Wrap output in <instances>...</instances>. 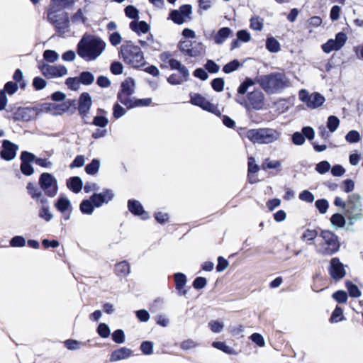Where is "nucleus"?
<instances>
[{
    "label": "nucleus",
    "instance_id": "obj_49",
    "mask_svg": "<svg viewBox=\"0 0 363 363\" xmlns=\"http://www.w3.org/2000/svg\"><path fill=\"white\" fill-rule=\"evenodd\" d=\"M345 140L350 143H356L361 140V136L358 131L350 130L346 135Z\"/></svg>",
    "mask_w": 363,
    "mask_h": 363
},
{
    "label": "nucleus",
    "instance_id": "obj_19",
    "mask_svg": "<svg viewBox=\"0 0 363 363\" xmlns=\"http://www.w3.org/2000/svg\"><path fill=\"white\" fill-rule=\"evenodd\" d=\"M114 198V194L111 189H105L99 194H94L91 200L95 207H101L103 204L108 203Z\"/></svg>",
    "mask_w": 363,
    "mask_h": 363
},
{
    "label": "nucleus",
    "instance_id": "obj_10",
    "mask_svg": "<svg viewBox=\"0 0 363 363\" xmlns=\"http://www.w3.org/2000/svg\"><path fill=\"white\" fill-rule=\"evenodd\" d=\"M42 74L48 79L62 77L67 74V69L65 65H50L43 63L39 66Z\"/></svg>",
    "mask_w": 363,
    "mask_h": 363
},
{
    "label": "nucleus",
    "instance_id": "obj_42",
    "mask_svg": "<svg viewBox=\"0 0 363 363\" xmlns=\"http://www.w3.org/2000/svg\"><path fill=\"white\" fill-rule=\"evenodd\" d=\"M340 125V120L335 116H330L328 118L327 127L330 133L335 132Z\"/></svg>",
    "mask_w": 363,
    "mask_h": 363
},
{
    "label": "nucleus",
    "instance_id": "obj_21",
    "mask_svg": "<svg viewBox=\"0 0 363 363\" xmlns=\"http://www.w3.org/2000/svg\"><path fill=\"white\" fill-rule=\"evenodd\" d=\"M55 208L63 215L65 220H69L71 217L72 205L69 199L62 195L57 200L55 203Z\"/></svg>",
    "mask_w": 363,
    "mask_h": 363
},
{
    "label": "nucleus",
    "instance_id": "obj_38",
    "mask_svg": "<svg viewBox=\"0 0 363 363\" xmlns=\"http://www.w3.org/2000/svg\"><path fill=\"white\" fill-rule=\"evenodd\" d=\"M212 345L213 347H215L219 350H221L226 354H235L234 349H233L230 346L227 345L223 342L215 341L212 343Z\"/></svg>",
    "mask_w": 363,
    "mask_h": 363
},
{
    "label": "nucleus",
    "instance_id": "obj_37",
    "mask_svg": "<svg viewBox=\"0 0 363 363\" xmlns=\"http://www.w3.org/2000/svg\"><path fill=\"white\" fill-rule=\"evenodd\" d=\"M318 235V232L314 229H306L302 233L301 239L304 242L313 241Z\"/></svg>",
    "mask_w": 363,
    "mask_h": 363
},
{
    "label": "nucleus",
    "instance_id": "obj_33",
    "mask_svg": "<svg viewBox=\"0 0 363 363\" xmlns=\"http://www.w3.org/2000/svg\"><path fill=\"white\" fill-rule=\"evenodd\" d=\"M70 104L67 102L62 104H52L49 105V110L52 113L53 115H62L69 108Z\"/></svg>",
    "mask_w": 363,
    "mask_h": 363
},
{
    "label": "nucleus",
    "instance_id": "obj_15",
    "mask_svg": "<svg viewBox=\"0 0 363 363\" xmlns=\"http://www.w3.org/2000/svg\"><path fill=\"white\" fill-rule=\"evenodd\" d=\"M347 266L344 265L338 257H333L330 259L328 267L329 274L335 281L342 279L347 274Z\"/></svg>",
    "mask_w": 363,
    "mask_h": 363
},
{
    "label": "nucleus",
    "instance_id": "obj_51",
    "mask_svg": "<svg viewBox=\"0 0 363 363\" xmlns=\"http://www.w3.org/2000/svg\"><path fill=\"white\" fill-rule=\"evenodd\" d=\"M211 330L214 333H220L224 328V324L218 320H211L208 323Z\"/></svg>",
    "mask_w": 363,
    "mask_h": 363
},
{
    "label": "nucleus",
    "instance_id": "obj_16",
    "mask_svg": "<svg viewBox=\"0 0 363 363\" xmlns=\"http://www.w3.org/2000/svg\"><path fill=\"white\" fill-rule=\"evenodd\" d=\"M264 104V95L259 89L250 92L247 94V101L245 103L246 107L255 110L263 109Z\"/></svg>",
    "mask_w": 363,
    "mask_h": 363
},
{
    "label": "nucleus",
    "instance_id": "obj_44",
    "mask_svg": "<svg viewBox=\"0 0 363 363\" xmlns=\"http://www.w3.org/2000/svg\"><path fill=\"white\" fill-rule=\"evenodd\" d=\"M174 280L177 289L181 291L186 283V276L182 273H177L174 274Z\"/></svg>",
    "mask_w": 363,
    "mask_h": 363
},
{
    "label": "nucleus",
    "instance_id": "obj_48",
    "mask_svg": "<svg viewBox=\"0 0 363 363\" xmlns=\"http://www.w3.org/2000/svg\"><path fill=\"white\" fill-rule=\"evenodd\" d=\"M263 19L259 16H254L250 19V28L255 30H261L263 28Z\"/></svg>",
    "mask_w": 363,
    "mask_h": 363
},
{
    "label": "nucleus",
    "instance_id": "obj_6",
    "mask_svg": "<svg viewBox=\"0 0 363 363\" xmlns=\"http://www.w3.org/2000/svg\"><path fill=\"white\" fill-rule=\"evenodd\" d=\"M298 98L308 108L315 109L321 106L325 101V98L318 92L310 94L306 89L298 92Z\"/></svg>",
    "mask_w": 363,
    "mask_h": 363
},
{
    "label": "nucleus",
    "instance_id": "obj_25",
    "mask_svg": "<svg viewBox=\"0 0 363 363\" xmlns=\"http://www.w3.org/2000/svg\"><path fill=\"white\" fill-rule=\"evenodd\" d=\"M91 98L87 93H83L79 98V112L81 114H86L91 106Z\"/></svg>",
    "mask_w": 363,
    "mask_h": 363
},
{
    "label": "nucleus",
    "instance_id": "obj_29",
    "mask_svg": "<svg viewBox=\"0 0 363 363\" xmlns=\"http://www.w3.org/2000/svg\"><path fill=\"white\" fill-rule=\"evenodd\" d=\"M115 272L117 276L125 277L130 272V266L126 261L121 262L116 264Z\"/></svg>",
    "mask_w": 363,
    "mask_h": 363
},
{
    "label": "nucleus",
    "instance_id": "obj_22",
    "mask_svg": "<svg viewBox=\"0 0 363 363\" xmlns=\"http://www.w3.org/2000/svg\"><path fill=\"white\" fill-rule=\"evenodd\" d=\"M35 111L30 108H18L13 113L14 120L30 121L35 116Z\"/></svg>",
    "mask_w": 363,
    "mask_h": 363
},
{
    "label": "nucleus",
    "instance_id": "obj_18",
    "mask_svg": "<svg viewBox=\"0 0 363 363\" xmlns=\"http://www.w3.org/2000/svg\"><path fill=\"white\" fill-rule=\"evenodd\" d=\"M350 208L357 210V214L352 219H363V208L362 203V196L359 194L354 193L349 196L347 200Z\"/></svg>",
    "mask_w": 363,
    "mask_h": 363
},
{
    "label": "nucleus",
    "instance_id": "obj_14",
    "mask_svg": "<svg viewBox=\"0 0 363 363\" xmlns=\"http://www.w3.org/2000/svg\"><path fill=\"white\" fill-rule=\"evenodd\" d=\"M192 6L190 4H184L179 10H173L169 13V18L178 25L183 24L191 18Z\"/></svg>",
    "mask_w": 363,
    "mask_h": 363
},
{
    "label": "nucleus",
    "instance_id": "obj_36",
    "mask_svg": "<svg viewBox=\"0 0 363 363\" xmlns=\"http://www.w3.org/2000/svg\"><path fill=\"white\" fill-rule=\"evenodd\" d=\"M100 165V161L97 159H94L91 163L85 167V171L88 174L94 175L98 172Z\"/></svg>",
    "mask_w": 363,
    "mask_h": 363
},
{
    "label": "nucleus",
    "instance_id": "obj_3",
    "mask_svg": "<svg viewBox=\"0 0 363 363\" xmlns=\"http://www.w3.org/2000/svg\"><path fill=\"white\" fill-rule=\"evenodd\" d=\"M321 242L314 243L315 251L323 256H330L339 252L340 243L337 235L329 230H322L320 233Z\"/></svg>",
    "mask_w": 363,
    "mask_h": 363
},
{
    "label": "nucleus",
    "instance_id": "obj_46",
    "mask_svg": "<svg viewBox=\"0 0 363 363\" xmlns=\"http://www.w3.org/2000/svg\"><path fill=\"white\" fill-rule=\"evenodd\" d=\"M79 79L80 83L85 85H89L93 83L94 80V77L89 72H83L82 73H81Z\"/></svg>",
    "mask_w": 363,
    "mask_h": 363
},
{
    "label": "nucleus",
    "instance_id": "obj_13",
    "mask_svg": "<svg viewBox=\"0 0 363 363\" xmlns=\"http://www.w3.org/2000/svg\"><path fill=\"white\" fill-rule=\"evenodd\" d=\"M135 81L132 78H128L122 82L121 90L118 94V99L121 104H130L131 96L135 92Z\"/></svg>",
    "mask_w": 363,
    "mask_h": 363
},
{
    "label": "nucleus",
    "instance_id": "obj_30",
    "mask_svg": "<svg viewBox=\"0 0 363 363\" xmlns=\"http://www.w3.org/2000/svg\"><path fill=\"white\" fill-rule=\"evenodd\" d=\"M139 43L143 48H150L151 50H158L160 47V43L155 40L153 36L151 34H149L146 40H139Z\"/></svg>",
    "mask_w": 363,
    "mask_h": 363
},
{
    "label": "nucleus",
    "instance_id": "obj_23",
    "mask_svg": "<svg viewBox=\"0 0 363 363\" xmlns=\"http://www.w3.org/2000/svg\"><path fill=\"white\" fill-rule=\"evenodd\" d=\"M129 211L135 216H141L143 219L149 218L148 213L144 211L142 204L137 200H129L128 202Z\"/></svg>",
    "mask_w": 363,
    "mask_h": 363
},
{
    "label": "nucleus",
    "instance_id": "obj_63",
    "mask_svg": "<svg viewBox=\"0 0 363 363\" xmlns=\"http://www.w3.org/2000/svg\"><path fill=\"white\" fill-rule=\"evenodd\" d=\"M330 168V164L328 161H323L319 162L316 167L315 170L320 174H325Z\"/></svg>",
    "mask_w": 363,
    "mask_h": 363
},
{
    "label": "nucleus",
    "instance_id": "obj_17",
    "mask_svg": "<svg viewBox=\"0 0 363 363\" xmlns=\"http://www.w3.org/2000/svg\"><path fill=\"white\" fill-rule=\"evenodd\" d=\"M76 0H51L48 9V13H56L64 9H72Z\"/></svg>",
    "mask_w": 363,
    "mask_h": 363
},
{
    "label": "nucleus",
    "instance_id": "obj_45",
    "mask_svg": "<svg viewBox=\"0 0 363 363\" xmlns=\"http://www.w3.org/2000/svg\"><path fill=\"white\" fill-rule=\"evenodd\" d=\"M255 83H257V80L254 81L250 78H247L238 87V94H245L247 92L248 88L253 86Z\"/></svg>",
    "mask_w": 363,
    "mask_h": 363
},
{
    "label": "nucleus",
    "instance_id": "obj_43",
    "mask_svg": "<svg viewBox=\"0 0 363 363\" xmlns=\"http://www.w3.org/2000/svg\"><path fill=\"white\" fill-rule=\"evenodd\" d=\"M43 58L48 62L53 63L58 60L59 55L57 52L52 50H46L43 52Z\"/></svg>",
    "mask_w": 363,
    "mask_h": 363
},
{
    "label": "nucleus",
    "instance_id": "obj_57",
    "mask_svg": "<svg viewBox=\"0 0 363 363\" xmlns=\"http://www.w3.org/2000/svg\"><path fill=\"white\" fill-rule=\"evenodd\" d=\"M333 298L338 303H345L347 301V293L344 291L339 290L333 294Z\"/></svg>",
    "mask_w": 363,
    "mask_h": 363
},
{
    "label": "nucleus",
    "instance_id": "obj_4",
    "mask_svg": "<svg viewBox=\"0 0 363 363\" xmlns=\"http://www.w3.org/2000/svg\"><path fill=\"white\" fill-rule=\"evenodd\" d=\"M119 55L124 62L133 67H140L145 65V57L140 48L132 41H125L121 46Z\"/></svg>",
    "mask_w": 363,
    "mask_h": 363
},
{
    "label": "nucleus",
    "instance_id": "obj_58",
    "mask_svg": "<svg viewBox=\"0 0 363 363\" xmlns=\"http://www.w3.org/2000/svg\"><path fill=\"white\" fill-rule=\"evenodd\" d=\"M97 332L101 337L106 338L110 335L111 330L108 325L100 323L98 326Z\"/></svg>",
    "mask_w": 363,
    "mask_h": 363
},
{
    "label": "nucleus",
    "instance_id": "obj_35",
    "mask_svg": "<svg viewBox=\"0 0 363 363\" xmlns=\"http://www.w3.org/2000/svg\"><path fill=\"white\" fill-rule=\"evenodd\" d=\"M152 99L150 98L143 99H131L130 100V104H125L128 108H132L138 106H147L150 104Z\"/></svg>",
    "mask_w": 363,
    "mask_h": 363
},
{
    "label": "nucleus",
    "instance_id": "obj_32",
    "mask_svg": "<svg viewBox=\"0 0 363 363\" xmlns=\"http://www.w3.org/2000/svg\"><path fill=\"white\" fill-rule=\"evenodd\" d=\"M67 187L74 193H79L82 188V181L79 177L70 178L67 183Z\"/></svg>",
    "mask_w": 363,
    "mask_h": 363
},
{
    "label": "nucleus",
    "instance_id": "obj_52",
    "mask_svg": "<svg viewBox=\"0 0 363 363\" xmlns=\"http://www.w3.org/2000/svg\"><path fill=\"white\" fill-rule=\"evenodd\" d=\"M39 216L47 222L50 221L53 218V215L50 211L49 206H41V208L39 211Z\"/></svg>",
    "mask_w": 363,
    "mask_h": 363
},
{
    "label": "nucleus",
    "instance_id": "obj_28",
    "mask_svg": "<svg viewBox=\"0 0 363 363\" xmlns=\"http://www.w3.org/2000/svg\"><path fill=\"white\" fill-rule=\"evenodd\" d=\"M132 352L130 349L126 347H121L113 351L111 355V362H116L124 359L130 356Z\"/></svg>",
    "mask_w": 363,
    "mask_h": 363
},
{
    "label": "nucleus",
    "instance_id": "obj_2",
    "mask_svg": "<svg viewBox=\"0 0 363 363\" xmlns=\"http://www.w3.org/2000/svg\"><path fill=\"white\" fill-rule=\"evenodd\" d=\"M257 83L268 94H276L290 86V81L281 72H273L257 77Z\"/></svg>",
    "mask_w": 363,
    "mask_h": 363
},
{
    "label": "nucleus",
    "instance_id": "obj_54",
    "mask_svg": "<svg viewBox=\"0 0 363 363\" xmlns=\"http://www.w3.org/2000/svg\"><path fill=\"white\" fill-rule=\"evenodd\" d=\"M315 206L320 213L325 214L328 211L329 203L326 199H318L315 201Z\"/></svg>",
    "mask_w": 363,
    "mask_h": 363
},
{
    "label": "nucleus",
    "instance_id": "obj_53",
    "mask_svg": "<svg viewBox=\"0 0 363 363\" xmlns=\"http://www.w3.org/2000/svg\"><path fill=\"white\" fill-rule=\"evenodd\" d=\"M281 166V162L279 160H270L269 158L265 159L262 164L263 169H277Z\"/></svg>",
    "mask_w": 363,
    "mask_h": 363
},
{
    "label": "nucleus",
    "instance_id": "obj_7",
    "mask_svg": "<svg viewBox=\"0 0 363 363\" xmlns=\"http://www.w3.org/2000/svg\"><path fill=\"white\" fill-rule=\"evenodd\" d=\"M39 184L47 196L54 197L57 195L58 191L57 181L51 174L43 173L39 179Z\"/></svg>",
    "mask_w": 363,
    "mask_h": 363
},
{
    "label": "nucleus",
    "instance_id": "obj_11",
    "mask_svg": "<svg viewBox=\"0 0 363 363\" xmlns=\"http://www.w3.org/2000/svg\"><path fill=\"white\" fill-rule=\"evenodd\" d=\"M190 102L195 106L201 107L203 110L212 113L216 116H220L221 111L216 105L211 104L205 97L199 94H191Z\"/></svg>",
    "mask_w": 363,
    "mask_h": 363
},
{
    "label": "nucleus",
    "instance_id": "obj_59",
    "mask_svg": "<svg viewBox=\"0 0 363 363\" xmlns=\"http://www.w3.org/2000/svg\"><path fill=\"white\" fill-rule=\"evenodd\" d=\"M108 123V120L104 116H96L93 120V124L101 128H105Z\"/></svg>",
    "mask_w": 363,
    "mask_h": 363
},
{
    "label": "nucleus",
    "instance_id": "obj_1",
    "mask_svg": "<svg viewBox=\"0 0 363 363\" xmlns=\"http://www.w3.org/2000/svg\"><path fill=\"white\" fill-rule=\"evenodd\" d=\"M106 43L100 38L84 35L77 45V54L86 61L97 59L104 51Z\"/></svg>",
    "mask_w": 363,
    "mask_h": 363
},
{
    "label": "nucleus",
    "instance_id": "obj_34",
    "mask_svg": "<svg viewBox=\"0 0 363 363\" xmlns=\"http://www.w3.org/2000/svg\"><path fill=\"white\" fill-rule=\"evenodd\" d=\"M266 48L270 52H277L281 50V45L274 37H269L266 40Z\"/></svg>",
    "mask_w": 363,
    "mask_h": 363
},
{
    "label": "nucleus",
    "instance_id": "obj_39",
    "mask_svg": "<svg viewBox=\"0 0 363 363\" xmlns=\"http://www.w3.org/2000/svg\"><path fill=\"white\" fill-rule=\"evenodd\" d=\"M346 287L351 297L358 298L361 296L362 293L358 286L351 281L346 282Z\"/></svg>",
    "mask_w": 363,
    "mask_h": 363
},
{
    "label": "nucleus",
    "instance_id": "obj_31",
    "mask_svg": "<svg viewBox=\"0 0 363 363\" xmlns=\"http://www.w3.org/2000/svg\"><path fill=\"white\" fill-rule=\"evenodd\" d=\"M330 225L335 229L343 228L346 223L345 216L340 213L333 214L330 219Z\"/></svg>",
    "mask_w": 363,
    "mask_h": 363
},
{
    "label": "nucleus",
    "instance_id": "obj_41",
    "mask_svg": "<svg viewBox=\"0 0 363 363\" xmlns=\"http://www.w3.org/2000/svg\"><path fill=\"white\" fill-rule=\"evenodd\" d=\"M241 63L237 60H234L228 63H227L223 68V71L226 73L229 74L231 73L237 69L241 66Z\"/></svg>",
    "mask_w": 363,
    "mask_h": 363
},
{
    "label": "nucleus",
    "instance_id": "obj_27",
    "mask_svg": "<svg viewBox=\"0 0 363 363\" xmlns=\"http://www.w3.org/2000/svg\"><path fill=\"white\" fill-rule=\"evenodd\" d=\"M86 13V7L79 9L69 18L70 23L74 25L85 24L87 21Z\"/></svg>",
    "mask_w": 363,
    "mask_h": 363
},
{
    "label": "nucleus",
    "instance_id": "obj_47",
    "mask_svg": "<svg viewBox=\"0 0 363 363\" xmlns=\"http://www.w3.org/2000/svg\"><path fill=\"white\" fill-rule=\"evenodd\" d=\"M343 319V310L340 307L337 306L331 315L330 321L332 323H338Z\"/></svg>",
    "mask_w": 363,
    "mask_h": 363
},
{
    "label": "nucleus",
    "instance_id": "obj_40",
    "mask_svg": "<svg viewBox=\"0 0 363 363\" xmlns=\"http://www.w3.org/2000/svg\"><path fill=\"white\" fill-rule=\"evenodd\" d=\"M94 204L91 200H84L80 204V210L84 214H91L94 211Z\"/></svg>",
    "mask_w": 363,
    "mask_h": 363
},
{
    "label": "nucleus",
    "instance_id": "obj_64",
    "mask_svg": "<svg viewBox=\"0 0 363 363\" xmlns=\"http://www.w3.org/2000/svg\"><path fill=\"white\" fill-rule=\"evenodd\" d=\"M46 81L39 77H35L33 81V86L36 90H41L46 86Z\"/></svg>",
    "mask_w": 363,
    "mask_h": 363
},
{
    "label": "nucleus",
    "instance_id": "obj_26",
    "mask_svg": "<svg viewBox=\"0 0 363 363\" xmlns=\"http://www.w3.org/2000/svg\"><path fill=\"white\" fill-rule=\"evenodd\" d=\"M130 28L137 35H140L149 32L150 26L144 21H133L130 23Z\"/></svg>",
    "mask_w": 363,
    "mask_h": 363
},
{
    "label": "nucleus",
    "instance_id": "obj_20",
    "mask_svg": "<svg viewBox=\"0 0 363 363\" xmlns=\"http://www.w3.org/2000/svg\"><path fill=\"white\" fill-rule=\"evenodd\" d=\"M18 149V147L16 144L7 140H4L2 143V149L0 152L1 158L6 161L13 160L16 156Z\"/></svg>",
    "mask_w": 363,
    "mask_h": 363
},
{
    "label": "nucleus",
    "instance_id": "obj_60",
    "mask_svg": "<svg viewBox=\"0 0 363 363\" xmlns=\"http://www.w3.org/2000/svg\"><path fill=\"white\" fill-rule=\"evenodd\" d=\"M26 245V240L22 236H15L10 240V245L13 247H23Z\"/></svg>",
    "mask_w": 363,
    "mask_h": 363
},
{
    "label": "nucleus",
    "instance_id": "obj_50",
    "mask_svg": "<svg viewBox=\"0 0 363 363\" xmlns=\"http://www.w3.org/2000/svg\"><path fill=\"white\" fill-rule=\"evenodd\" d=\"M26 189L28 190V194L33 199H37L38 197L41 196L43 194L40 190L37 189L35 185L32 183H28L27 184Z\"/></svg>",
    "mask_w": 363,
    "mask_h": 363
},
{
    "label": "nucleus",
    "instance_id": "obj_5",
    "mask_svg": "<svg viewBox=\"0 0 363 363\" xmlns=\"http://www.w3.org/2000/svg\"><path fill=\"white\" fill-rule=\"evenodd\" d=\"M245 136L254 144L269 145L279 140L281 132L271 128H252L246 132Z\"/></svg>",
    "mask_w": 363,
    "mask_h": 363
},
{
    "label": "nucleus",
    "instance_id": "obj_61",
    "mask_svg": "<svg viewBox=\"0 0 363 363\" xmlns=\"http://www.w3.org/2000/svg\"><path fill=\"white\" fill-rule=\"evenodd\" d=\"M113 340L118 344L123 343L125 341V334L122 330H117L112 334Z\"/></svg>",
    "mask_w": 363,
    "mask_h": 363
},
{
    "label": "nucleus",
    "instance_id": "obj_55",
    "mask_svg": "<svg viewBox=\"0 0 363 363\" xmlns=\"http://www.w3.org/2000/svg\"><path fill=\"white\" fill-rule=\"evenodd\" d=\"M125 13L127 17L132 19H136L139 16L138 10L132 5H129L125 9Z\"/></svg>",
    "mask_w": 363,
    "mask_h": 363
},
{
    "label": "nucleus",
    "instance_id": "obj_62",
    "mask_svg": "<svg viewBox=\"0 0 363 363\" xmlns=\"http://www.w3.org/2000/svg\"><path fill=\"white\" fill-rule=\"evenodd\" d=\"M236 35L238 40L242 43H247L251 40L250 33L245 30H238Z\"/></svg>",
    "mask_w": 363,
    "mask_h": 363
},
{
    "label": "nucleus",
    "instance_id": "obj_8",
    "mask_svg": "<svg viewBox=\"0 0 363 363\" xmlns=\"http://www.w3.org/2000/svg\"><path fill=\"white\" fill-rule=\"evenodd\" d=\"M179 48L184 54L192 57L201 55L205 50L202 43L186 40L179 42Z\"/></svg>",
    "mask_w": 363,
    "mask_h": 363
},
{
    "label": "nucleus",
    "instance_id": "obj_12",
    "mask_svg": "<svg viewBox=\"0 0 363 363\" xmlns=\"http://www.w3.org/2000/svg\"><path fill=\"white\" fill-rule=\"evenodd\" d=\"M347 40V35L343 32H340L336 34L335 39H329L325 43L323 44L321 48L327 54L333 51H338L345 45Z\"/></svg>",
    "mask_w": 363,
    "mask_h": 363
},
{
    "label": "nucleus",
    "instance_id": "obj_24",
    "mask_svg": "<svg viewBox=\"0 0 363 363\" xmlns=\"http://www.w3.org/2000/svg\"><path fill=\"white\" fill-rule=\"evenodd\" d=\"M233 35V30L228 27L220 28L213 36V40L216 45L223 44L226 40Z\"/></svg>",
    "mask_w": 363,
    "mask_h": 363
},
{
    "label": "nucleus",
    "instance_id": "obj_9",
    "mask_svg": "<svg viewBox=\"0 0 363 363\" xmlns=\"http://www.w3.org/2000/svg\"><path fill=\"white\" fill-rule=\"evenodd\" d=\"M48 20L55 27L59 33H65L69 30L70 21L68 13H48Z\"/></svg>",
    "mask_w": 363,
    "mask_h": 363
},
{
    "label": "nucleus",
    "instance_id": "obj_56",
    "mask_svg": "<svg viewBox=\"0 0 363 363\" xmlns=\"http://www.w3.org/2000/svg\"><path fill=\"white\" fill-rule=\"evenodd\" d=\"M224 80L223 78H216L211 82L212 88L217 92H220L224 88Z\"/></svg>",
    "mask_w": 363,
    "mask_h": 363
}]
</instances>
